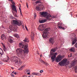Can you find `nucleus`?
<instances>
[{
  "instance_id": "f257e3e1",
  "label": "nucleus",
  "mask_w": 77,
  "mask_h": 77,
  "mask_svg": "<svg viewBox=\"0 0 77 77\" xmlns=\"http://www.w3.org/2000/svg\"><path fill=\"white\" fill-rule=\"evenodd\" d=\"M12 22L13 25L10 26L9 28L11 30H12L13 32L16 30V29L15 28V25H17L18 26H20L21 25V21H18L17 20H13Z\"/></svg>"
},
{
  "instance_id": "f03ea898",
  "label": "nucleus",
  "mask_w": 77,
  "mask_h": 77,
  "mask_svg": "<svg viewBox=\"0 0 77 77\" xmlns=\"http://www.w3.org/2000/svg\"><path fill=\"white\" fill-rule=\"evenodd\" d=\"M18 57L15 56H13L12 58L11 59V61L13 62H15L14 64L16 65H18V66H20L21 65V61L18 59Z\"/></svg>"
},
{
  "instance_id": "7ed1b4c3",
  "label": "nucleus",
  "mask_w": 77,
  "mask_h": 77,
  "mask_svg": "<svg viewBox=\"0 0 77 77\" xmlns=\"http://www.w3.org/2000/svg\"><path fill=\"white\" fill-rule=\"evenodd\" d=\"M17 55L18 56H22L26 54V51H24L21 48H17L16 50Z\"/></svg>"
},
{
  "instance_id": "20e7f679",
  "label": "nucleus",
  "mask_w": 77,
  "mask_h": 77,
  "mask_svg": "<svg viewBox=\"0 0 77 77\" xmlns=\"http://www.w3.org/2000/svg\"><path fill=\"white\" fill-rule=\"evenodd\" d=\"M42 16L45 17L46 20H51V19L50 18L51 16L50 14H48L47 12H43L40 13Z\"/></svg>"
},
{
  "instance_id": "39448f33",
  "label": "nucleus",
  "mask_w": 77,
  "mask_h": 77,
  "mask_svg": "<svg viewBox=\"0 0 77 77\" xmlns=\"http://www.w3.org/2000/svg\"><path fill=\"white\" fill-rule=\"evenodd\" d=\"M19 47L20 48H23L24 50L25 51L26 53H28L29 52V50H28V44H26V45H23L22 43H20L19 44Z\"/></svg>"
},
{
  "instance_id": "423d86ee",
  "label": "nucleus",
  "mask_w": 77,
  "mask_h": 77,
  "mask_svg": "<svg viewBox=\"0 0 77 77\" xmlns=\"http://www.w3.org/2000/svg\"><path fill=\"white\" fill-rule=\"evenodd\" d=\"M49 28H46L45 30L43 31V34L42 35V37L43 38H45L47 37V36L48 35V31Z\"/></svg>"
},
{
  "instance_id": "0eeeda50",
  "label": "nucleus",
  "mask_w": 77,
  "mask_h": 77,
  "mask_svg": "<svg viewBox=\"0 0 77 77\" xmlns=\"http://www.w3.org/2000/svg\"><path fill=\"white\" fill-rule=\"evenodd\" d=\"M72 36L73 37H72V38L73 39L72 40V45H74L77 42V38H76V36H75V34H72Z\"/></svg>"
},
{
  "instance_id": "6e6552de",
  "label": "nucleus",
  "mask_w": 77,
  "mask_h": 77,
  "mask_svg": "<svg viewBox=\"0 0 77 77\" xmlns=\"http://www.w3.org/2000/svg\"><path fill=\"white\" fill-rule=\"evenodd\" d=\"M63 58V56H62L61 55H59L56 59V61L57 62H59L60 61H61Z\"/></svg>"
},
{
  "instance_id": "1a4fd4ad",
  "label": "nucleus",
  "mask_w": 77,
  "mask_h": 77,
  "mask_svg": "<svg viewBox=\"0 0 77 77\" xmlns=\"http://www.w3.org/2000/svg\"><path fill=\"white\" fill-rule=\"evenodd\" d=\"M36 9L37 11H41L42 10H44V6L42 5H40L36 7Z\"/></svg>"
},
{
  "instance_id": "9d476101",
  "label": "nucleus",
  "mask_w": 77,
  "mask_h": 77,
  "mask_svg": "<svg viewBox=\"0 0 77 77\" xmlns=\"http://www.w3.org/2000/svg\"><path fill=\"white\" fill-rule=\"evenodd\" d=\"M67 61V60L66 59H64L62 60L61 62H59L58 63L60 66H64L65 64H66V62Z\"/></svg>"
},
{
  "instance_id": "9b49d317",
  "label": "nucleus",
  "mask_w": 77,
  "mask_h": 77,
  "mask_svg": "<svg viewBox=\"0 0 77 77\" xmlns=\"http://www.w3.org/2000/svg\"><path fill=\"white\" fill-rule=\"evenodd\" d=\"M51 54H52V56L51 57V59H52V62H53L54 61V59L56 57V56L57 55V53H51Z\"/></svg>"
},
{
  "instance_id": "f8f14e48",
  "label": "nucleus",
  "mask_w": 77,
  "mask_h": 77,
  "mask_svg": "<svg viewBox=\"0 0 77 77\" xmlns=\"http://www.w3.org/2000/svg\"><path fill=\"white\" fill-rule=\"evenodd\" d=\"M11 3L13 4L12 8V10L17 12V9H16V7L15 5V3L13 2V0H11Z\"/></svg>"
},
{
  "instance_id": "ddd939ff",
  "label": "nucleus",
  "mask_w": 77,
  "mask_h": 77,
  "mask_svg": "<svg viewBox=\"0 0 77 77\" xmlns=\"http://www.w3.org/2000/svg\"><path fill=\"white\" fill-rule=\"evenodd\" d=\"M44 29V26L42 25H40L38 27V30L41 31H43Z\"/></svg>"
},
{
  "instance_id": "4468645a",
  "label": "nucleus",
  "mask_w": 77,
  "mask_h": 77,
  "mask_svg": "<svg viewBox=\"0 0 77 77\" xmlns=\"http://www.w3.org/2000/svg\"><path fill=\"white\" fill-rule=\"evenodd\" d=\"M12 38L11 36H9L8 37V40L10 43H14L15 42L12 39Z\"/></svg>"
},
{
  "instance_id": "2eb2a0df",
  "label": "nucleus",
  "mask_w": 77,
  "mask_h": 77,
  "mask_svg": "<svg viewBox=\"0 0 77 77\" xmlns=\"http://www.w3.org/2000/svg\"><path fill=\"white\" fill-rule=\"evenodd\" d=\"M75 65V61H72V63H70L69 66V67L70 68H71V67H72L73 66H74Z\"/></svg>"
},
{
  "instance_id": "dca6fc26",
  "label": "nucleus",
  "mask_w": 77,
  "mask_h": 77,
  "mask_svg": "<svg viewBox=\"0 0 77 77\" xmlns=\"http://www.w3.org/2000/svg\"><path fill=\"white\" fill-rule=\"evenodd\" d=\"M4 54V52L3 51V50L0 48V57H2V55H3Z\"/></svg>"
},
{
  "instance_id": "f3484780",
  "label": "nucleus",
  "mask_w": 77,
  "mask_h": 77,
  "mask_svg": "<svg viewBox=\"0 0 77 77\" xmlns=\"http://www.w3.org/2000/svg\"><path fill=\"white\" fill-rule=\"evenodd\" d=\"M54 38H52L49 39V43H52V44H53L54 43Z\"/></svg>"
},
{
  "instance_id": "a211bd4d",
  "label": "nucleus",
  "mask_w": 77,
  "mask_h": 77,
  "mask_svg": "<svg viewBox=\"0 0 77 77\" xmlns=\"http://www.w3.org/2000/svg\"><path fill=\"white\" fill-rule=\"evenodd\" d=\"M70 51H71V52H75V48L74 47H73L71 48L69 50Z\"/></svg>"
},
{
  "instance_id": "6ab92c4d",
  "label": "nucleus",
  "mask_w": 77,
  "mask_h": 77,
  "mask_svg": "<svg viewBox=\"0 0 77 77\" xmlns=\"http://www.w3.org/2000/svg\"><path fill=\"white\" fill-rule=\"evenodd\" d=\"M6 36L4 34H2L1 36V38L3 40H5L6 39Z\"/></svg>"
},
{
  "instance_id": "aec40b11",
  "label": "nucleus",
  "mask_w": 77,
  "mask_h": 77,
  "mask_svg": "<svg viewBox=\"0 0 77 77\" xmlns=\"http://www.w3.org/2000/svg\"><path fill=\"white\" fill-rule=\"evenodd\" d=\"M35 36V33L33 32H31V39L32 41H33L34 40V38Z\"/></svg>"
},
{
  "instance_id": "412c9836",
  "label": "nucleus",
  "mask_w": 77,
  "mask_h": 77,
  "mask_svg": "<svg viewBox=\"0 0 77 77\" xmlns=\"http://www.w3.org/2000/svg\"><path fill=\"white\" fill-rule=\"evenodd\" d=\"M58 28H59V29H62L63 30H65V29H66L67 28V26H65V27H62V26L59 25H58Z\"/></svg>"
},
{
  "instance_id": "4be33fe9",
  "label": "nucleus",
  "mask_w": 77,
  "mask_h": 77,
  "mask_svg": "<svg viewBox=\"0 0 77 77\" xmlns=\"http://www.w3.org/2000/svg\"><path fill=\"white\" fill-rule=\"evenodd\" d=\"M47 19H44L43 20H39V22L40 23H44L47 21Z\"/></svg>"
},
{
  "instance_id": "5701e85b",
  "label": "nucleus",
  "mask_w": 77,
  "mask_h": 77,
  "mask_svg": "<svg viewBox=\"0 0 77 77\" xmlns=\"http://www.w3.org/2000/svg\"><path fill=\"white\" fill-rule=\"evenodd\" d=\"M1 44H2V46H3V49L5 51H6V46H5V45L3 44V43L1 42Z\"/></svg>"
},
{
  "instance_id": "b1692460",
  "label": "nucleus",
  "mask_w": 77,
  "mask_h": 77,
  "mask_svg": "<svg viewBox=\"0 0 77 77\" xmlns=\"http://www.w3.org/2000/svg\"><path fill=\"white\" fill-rule=\"evenodd\" d=\"M23 41L25 42H29V40L28 38H26L25 39L23 40Z\"/></svg>"
},
{
  "instance_id": "393cba45",
  "label": "nucleus",
  "mask_w": 77,
  "mask_h": 77,
  "mask_svg": "<svg viewBox=\"0 0 77 77\" xmlns=\"http://www.w3.org/2000/svg\"><path fill=\"white\" fill-rule=\"evenodd\" d=\"M14 36L16 38H20V36H19V35H18L17 34H15L14 35Z\"/></svg>"
},
{
  "instance_id": "a878e982",
  "label": "nucleus",
  "mask_w": 77,
  "mask_h": 77,
  "mask_svg": "<svg viewBox=\"0 0 77 77\" xmlns=\"http://www.w3.org/2000/svg\"><path fill=\"white\" fill-rule=\"evenodd\" d=\"M15 12H16V13H14V12H13V14L14 15V16L15 17H17V12H16V11H14Z\"/></svg>"
},
{
  "instance_id": "bb28decb",
  "label": "nucleus",
  "mask_w": 77,
  "mask_h": 77,
  "mask_svg": "<svg viewBox=\"0 0 77 77\" xmlns=\"http://www.w3.org/2000/svg\"><path fill=\"white\" fill-rule=\"evenodd\" d=\"M57 49V48H55L54 49H52L51 50V51H53V52H55L56 51V50Z\"/></svg>"
},
{
  "instance_id": "cd10ccee",
  "label": "nucleus",
  "mask_w": 77,
  "mask_h": 77,
  "mask_svg": "<svg viewBox=\"0 0 77 77\" xmlns=\"http://www.w3.org/2000/svg\"><path fill=\"white\" fill-rule=\"evenodd\" d=\"M39 61L42 63H44V61L42 60L41 59V58L39 59Z\"/></svg>"
},
{
  "instance_id": "c85d7f7f",
  "label": "nucleus",
  "mask_w": 77,
  "mask_h": 77,
  "mask_svg": "<svg viewBox=\"0 0 77 77\" xmlns=\"http://www.w3.org/2000/svg\"><path fill=\"white\" fill-rule=\"evenodd\" d=\"M75 72H77V66L75 67Z\"/></svg>"
},
{
  "instance_id": "c756f323",
  "label": "nucleus",
  "mask_w": 77,
  "mask_h": 77,
  "mask_svg": "<svg viewBox=\"0 0 77 77\" xmlns=\"http://www.w3.org/2000/svg\"><path fill=\"white\" fill-rule=\"evenodd\" d=\"M19 11H20V15H22V12H21V9L20 8H19Z\"/></svg>"
},
{
  "instance_id": "7c9ffc66",
  "label": "nucleus",
  "mask_w": 77,
  "mask_h": 77,
  "mask_svg": "<svg viewBox=\"0 0 77 77\" xmlns=\"http://www.w3.org/2000/svg\"><path fill=\"white\" fill-rule=\"evenodd\" d=\"M43 64H45V65H46L47 66H48V63H47L45 62H44V63H43Z\"/></svg>"
},
{
  "instance_id": "2f4dec72",
  "label": "nucleus",
  "mask_w": 77,
  "mask_h": 77,
  "mask_svg": "<svg viewBox=\"0 0 77 77\" xmlns=\"http://www.w3.org/2000/svg\"><path fill=\"white\" fill-rule=\"evenodd\" d=\"M41 75V74L39 73H37V75Z\"/></svg>"
},
{
  "instance_id": "473e14b6",
  "label": "nucleus",
  "mask_w": 77,
  "mask_h": 77,
  "mask_svg": "<svg viewBox=\"0 0 77 77\" xmlns=\"http://www.w3.org/2000/svg\"><path fill=\"white\" fill-rule=\"evenodd\" d=\"M74 46L76 48H77V43H76L75 45H74Z\"/></svg>"
},
{
  "instance_id": "72a5a7b5",
  "label": "nucleus",
  "mask_w": 77,
  "mask_h": 77,
  "mask_svg": "<svg viewBox=\"0 0 77 77\" xmlns=\"http://www.w3.org/2000/svg\"><path fill=\"white\" fill-rule=\"evenodd\" d=\"M9 58H8V59L7 60H5L4 61V62H8V60H9Z\"/></svg>"
},
{
  "instance_id": "f704fd0d",
  "label": "nucleus",
  "mask_w": 77,
  "mask_h": 77,
  "mask_svg": "<svg viewBox=\"0 0 77 77\" xmlns=\"http://www.w3.org/2000/svg\"><path fill=\"white\" fill-rule=\"evenodd\" d=\"M68 56L69 57H72V54H71L70 55H68Z\"/></svg>"
},
{
  "instance_id": "c9c22d12",
  "label": "nucleus",
  "mask_w": 77,
  "mask_h": 77,
  "mask_svg": "<svg viewBox=\"0 0 77 77\" xmlns=\"http://www.w3.org/2000/svg\"><path fill=\"white\" fill-rule=\"evenodd\" d=\"M32 74L33 75H37V73H32Z\"/></svg>"
},
{
  "instance_id": "e433bc0d",
  "label": "nucleus",
  "mask_w": 77,
  "mask_h": 77,
  "mask_svg": "<svg viewBox=\"0 0 77 77\" xmlns=\"http://www.w3.org/2000/svg\"><path fill=\"white\" fill-rule=\"evenodd\" d=\"M26 72H27V73H28V72H30V70H29V69H28V70H26Z\"/></svg>"
},
{
  "instance_id": "4c0bfd02",
  "label": "nucleus",
  "mask_w": 77,
  "mask_h": 77,
  "mask_svg": "<svg viewBox=\"0 0 77 77\" xmlns=\"http://www.w3.org/2000/svg\"><path fill=\"white\" fill-rule=\"evenodd\" d=\"M43 72H44V71H43V70H41L40 71V73H42Z\"/></svg>"
},
{
  "instance_id": "58836bf2",
  "label": "nucleus",
  "mask_w": 77,
  "mask_h": 77,
  "mask_svg": "<svg viewBox=\"0 0 77 77\" xmlns=\"http://www.w3.org/2000/svg\"><path fill=\"white\" fill-rule=\"evenodd\" d=\"M33 74H31L29 76V77H33Z\"/></svg>"
},
{
  "instance_id": "ea45409f",
  "label": "nucleus",
  "mask_w": 77,
  "mask_h": 77,
  "mask_svg": "<svg viewBox=\"0 0 77 77\" xmlns=\"http://www.w3.org/2000/svg\"><path fill=\"white\" fill-rule=\"evenodd\" d=\"M10 18L11 19H14V17L12 16H11L10 17Z\"/></svg>"
},
{
  "instance_id": "a19ab883",
  "label": "nucleus",
  "mask_w": 77,
  "mask_h": 77,
  "mask_svg": "<svg viewBox=\"0 0 77 77\" xmlns=\"http://www.w3.org/2000/svg\"><path fill=\"white\" fill-rule=\"evenodd\" d=\"M25 28L26 29V30H28V29H27V26H25Z\"/></svg>"
},
{
  "instance_id": "79ce46f5",
  "label": "nucleus",
  "mask_w": 77,
  "mask_h": 77,
  "mask_svg": "<svg viewBox=\"0 0 77 77\" xmlns=\"http://www.w3.org/2000/svg\"><path fill=\"white\" fill-rule=\"evenodd\" d=\"M34 18H36V14H34Z\"/></svg>"
},
{
  "instance_id": "37998d69",
  "label": "nucleus",
  "mask_w": 77,
  "mask_h": 77,
  "mask_svg": "<svg viewBox=\"0 0 77 77\" xmlns=\"http://www.w3.org/2000/svg\"><path fill=\"white\" fill-rule=\"evenodd\" d=\"M22 77H27V75H24L23 76H22Z\"/></svg>"
},
{
  "instance_id": "c03bdc74",
  "label": "nucleus",
  "mask_w": 77,
  "mask_h": 77,
  "mask_svg": "<svg viewBox=\"0 0 77 77\" xmlns=\"http://www.w3.org/2000/svg\"><path fill=\"white\" fill-rule=\"evenodd\" d=\"M26 6L27 8H28V3H27V2L26 3Z\"/></svg>"
},
{
  "instance_id": "a18cd8bd",
  "label": "nucleus",
  "mask_w": 77,
  "mask_h": 77,
  "mask_svg": "<svg viewBox=\"0 0 77 77\" xmlns=\"http://www.w3.org/2000/svg\"><path fill=\"white\" fill-rule=\"evenodd\" d=\"M27 73V74H28V75H30V72H28Z\"/></svg>"
},
{
  "instance_id": "49530a36",
  "label": "nucleus",
  "mask_w": 77,
  "mask_h": 77,
  "mask_svg": "<svg viewBox=\"0 0 77 77\" xmlns=\"http://www.w3.org/2000/svg\"><path fill=\"white\" fill-rule=\"evenodd\" d=\"M59 25H60V26H61V25H62V23H59Z\"/></svg>"
},
{
  "instance_id": "de8ad7c7",
  "label": "nucleus",
  "mask_w": 77,
  "mask_h": 77,
  "mask_svg": "<svg viewBox=\"0 0 77 77\" xmlns=\"http://www.w3.org/2000/svg\"><path fill=\"white\" fill-rule=\"evenodd\" d=\"M11 76L12 77H14V75H12Z\"/></svg>"
},
{
  "instance_id": "09e8293b",
  "label": "nucleus",
  "mask_w": 77,
  "mask_h": 77,
  "mask_svg": "<svg viewBox=\"0 0 77 77\" xmlns=\"http://www.w3.org/2000/svg\"><path fill=\"white\" fill-rule=\"evenodd\" d=\"M14 74H15V75H17V72H15Z\"/></svg>"
},
{
  "instance_id": "8fccbe9b",
  "label": "nucleus",
  "mask_w": 77,
  "mask_h": 77,
  "mask_svg": "<svg viewBox=\"0 0 77 77\" xmlns=\"http://www.w3.org/2000/svg\"><path fill=\"white\" fill-rule=\"evenodd\" d=\"M40 57H42V54H41L40 55Z\"/></svg>"
},
{
  "instance_id": "3c124183",
  "label": "nucleus",
  "mask_w": 77,
  "mask_h": 77,
  "mask_svg": "<svg viewBox=\"0 0 77 77\" xmlns=\"http://www.w3.org/2000/svg\"><path fill=\"white\" fill-rule=\"evenodd\" d=\"M11 68H12V69H14V68L13 67H11Z\"/></svg>"
},
{
  "instance_id": "603ef678",
  "label": "nucleus",
  "mask_w": 77,
  "mask_h": 77,
  "mask_svg": "<svg viewBox=\"0 0 77 77\" xmlns=\"http://www.w3.org/2000/svg\"><path fill=\"white\" fill-rule=\"evenodd\" d=\"M38 3V2H36V3Z\"/></svg>"
},
{
  "instance_id": "864d4df0",
  "label": "nucleus",
  "mask_w": 77,
  "mask_h": 77,
  "mask_svg": "<svg viewBox=\"0 0 77 77\" xmlns=\"http://www.w3.org/2000/svg\"><path fill=\"white\" fill-rule=\"evenodd\" d=\"M11 0H8V1H9L10 2L11 1Z\"/></svg>"
},
{
  "instance_id": "5fc2aeb1",
  "label": "nucleus",
  "mask_w": 77,
  "mask_h": 77,
  "mask_svg": "<svg viewBox=\"0 0 77 77\" xmlns=\"http://www.w3.org/2000/svg\"><path fill=\"white\" fill-rule=\"evenodd\" d=\"M14 72H12V73H14Z\"/></svg>"
},
{
  "instance_id": "6e6d98bb",
  "label": "nucleus",
  "mask_w": 77,
  "mask_h": 77,
  "mask_svg": "<svg viewBox=\"0 0 77 77\" xmlns=\"http://www.w3.org/2000/svg\"><path fill=\"white\" fill-rule=\"evenodd\" d=\"M71 16H72V14L71 15Z\"/></svg>"
}]
</instances>
